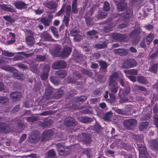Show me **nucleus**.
I'll list each match as a JSON object with an SVG mask.
<instances>
[{
    "label": "nucleus",
    "mask_w": 158,
    "mask_h": 158,
    "mask_svg": "<svg viewBox=\"0 0 158 158\" xmlns=\"http://www.w3.org/2000/svg\"><path fill=\"white\" fill-rule=\"evenodd\" d=\"M98 33V31L96 30H92L88 31L86 33V34L89 36L94 35V37H93V38H95L96 39H97L98 37V36L96 35Z\"/></svg>",
    "instance_id": "obj_34"
},
{
    "label": "nucleus",
    "mask_w": 158,
    "mask_h": 158,
    "mask_svg": "<svg viewBox=\"0 0 158 158\" xmlns=\"http://www.w3.org/2000/svg\"><path fill=\"white\" fill-rule=\"evenodd\" d=\"M121 89L119 92V96L120 99L119 102L120 103H125L127 102L128 101V99L126 97H123L120 94L121 92Z\"/></svg>",
    "instance_id": "obj_52"
},
{
    "label": "nucleus",
    "mask_w": 158,
    "mask_h": 158,
    "mask_svg": "<svg viewBox=\"0 0 158 158\" xmlns=\"http://www.w3.org/2000/svg\"><path fill=\"white\" fill-rule=\"evenodd\" d=\"M49 79L55 85H57L60 83L59 81L56 77L51 76L50 77Z\"/></svg>",
    "instance_id": "obj_51"
},
{
    "label": "nucleus",
    "mask_w": 158,
    "mask_h": 158,
    "mask_svg": "<svg viewBox=\"0 0 158 158\" xmlns=\"http://www.w3.org/2000/svg\"><path fill=\"white\" fill-rule=\"evenodd\" d=\"M95 131L98 134H100L103 129V128L98 124H96L94 127Z\"/></svg>",
    "instance_id": "obj_54"
},
{
    "label": "nucleus",
    "mask_w": 158,
    "mask_h": 158,
    "mask_svg": "<svg viewBox=\"0 0 158 158\" xmlns=\"http://www.w3.org/2000/svg\"><path fill=\"white\" fill-rule=\"evenodd\" d=\"M55 74L58 77L62 78H64L67 75L66 71L63 70L57 71Z\"/></svg>",
    "instance_id": "obj_30"
},
{
    "label": "nucleus",
    "mask_w": 158,
    "mask_h": 158,
    "mask_svg": "<svg viewBox=\"0 0 158 158\" xmlns=\"http://www.w3.org/2000/svg\"><path fill=\"white\" fill-rule=\"evenodd\" d=\"M99 64V65L100 66V70L102 69L104 70V72H106L107 71V68L108 66V64L107 63L104 61L101 60H98V61Z\"/></svg>",
    "instance_id": "obj_18"
},
{
    "label": "nucleus",
    "mask_w": 158,
    "mask_h": 158,
    "mask_svg": "<svg viewBox=\"0 0 158 158\" xmlns=\"http://www.w3.org/2000/svg\"><path fill=\"white\" fill-rule=\"evenodd\" d=\"M115 111L118 114L121 115H125L126 114V111L123 109L115 108L114 109Z\"/></svg>",
    "instance_id": "obj_56"
},
{
    "label": "nucleus",
    "mask_w": 158,
    "mask_h": 158,
    "mask_svg": "<svg viewBox=\"0 0 158 158\" xmlns=\"http://www.w3.org/2000/svg\"><path fill=\"white\" fill-rule=\"evenodd\" d=\"M139 155L140 157H143L145 156L146 155V151L145 148H141L139 149Z\"/></svg>",
    "instance_id": "obj_60"
},
{
    "label": "nucleus",
    "mask_w": 158,
    "mask_h": 158,
    "mask_svg": "<svg viewBox=\"0 0 158 158\" xmlns=\"http://www.w3.org/2000/svg\"><path fill=\"white\" fill-rule=\"evenodd\" d=\"M107 15V13L104 12L102 10H99L97 12L95 17L98 19H102L106 18Z\"/></svg>",
    "instance_id": "obj_16"
},
{
    "label": "nucleus",
    "mask_w": 158,
    "mask_h": 158,
    "mask_svg": "<svg viewBox=\"0 0 158 158\" xmlns=\"http://www.w3.org/2000/svg\"><path fill=\"white\" fill-rule=\"evenodd\" d=\"M158 68V64L157 63L154 64L150 67L149 71L152 73H156L157 72Z\"/></svg>",
    "instance_id": "obj_37"
},
{
    "label": "nucleus",
    "mask_w": 158,
    "mask_h": 158,
    "mask_svg": "<svg viewBox=\"0 0 158 158\" xmlns=\"http://www.w3.org/2000/svg\"><path fill=\"white\" fill-rule=\"evenodd\" d=\"M44 5L48 8L52 10L50 11H48V13H53L55 12L54 10L57 7V4L55 2L52 0L47 1L43 2Z\"/></svg>",
    "instance_id": "obj_6"
},
{
    "label": "nucleus",
    "mask_w": 158,
    "mask_h": 158,
    "mask_svg": "<svg viewBox=\"0 0 158 158\" xmlns=\"http://www.w3.org/2000/svg\"><path fill=\"white\" fill-rule=\"evenodd\" d=\"M50 51L52 55L55 57H60L62 49L60 46L56 45L54 46Z\"/></svg>",
    "instance_id": "obj_9"
},
{
    "label": "nucleus",
    "mask_w": 158,
    "mask_h": 158,
    "mask_svg": "<svg viewBox=\"0 0 158 158\" xmlns=\"http://www.w3.org/2000/svg\"><path fill=\"white\" fill-rule=\"evenodd\" d=\"M158 56V48L153 53H152L149 56L150 58L152 59L156 58Z\"/></svg>",
    "instance_id": "obj_63"
},
{
    "label": "nucleus",
    "mask_w": 158,
    "mask_h": 158,
    "mask_svg": "<svg viewBox=\"0 0 158 158\" xmlns=\"http://www.w3.org/2000/svg\"><path fill=\"white\" fill-rule=\"evenodd\" d=\"M23 127V125L21 123L18 122L17 127H15L14 129L16 131L19 129H21ZM14 129H12L11 126L8 124L4 123H0V132L8 133L11 130Z\"/></svg>",
    "instance_id": "obj_2"
},
{
    "label": "nucleus",
    "mask_w": 158,
    "mask_h": 158,
    "mask_svg": "<svg viewBox=\"0 0 158 158\" xmlns=\"http://www.w3.org/2000/svg\"><path fill=\"white\" fill-rule=\"evenodd\" d=\"M138 148L139 149L143 148L144 147V143L143 139H135Z\"/></svg>",
    "instance_id": "obj_24"
},
{
    "label": "nucleus",
    "mask_w": 158,
    "mask_h": 158,
    "mask_svg": "<svg viewBox=\"0 0 158 158\" xmlns=\"http://www.w3.org/2000/svg\"><path fill=\"white\" fill-rule=\"evenodd\" d=\"M137 124V121L135 119H126L123 122L124 127L129 130L133 129L136 126Z\"/></svg>",
    "instance_id": "obj_4"
},
{
    "label": "nucleus",
    "mask_w": 158,
    "mask_h": 158,
    "mask_svg": "<svg viewBox=\"0 0 158 158\" xmlns=\"http://www.w3.org/2000/svg\"><path fill=\"white\" fill-rule=\"evenodd\" d=\"M79 32L80 31L78 29H73L71 31L70 34L72 36H74L78 34Z\"/></svg>",
    "instance_id": "obj_59"
},
{
    "label": "nucleus",
    "mask_w": 158,
    "mask_h": 158,
    "mask_svg": "<svg viewBox=\"0 0 158 158\" xmlns=\"http://www.w3.org/2000/svg\"><path fill=\"white\" fill-rule=\"evenodd\" d=\"M149 123L147 122L141 123L138 126V127L140 131H142L146 129L148 126Z\"/></svg>",
    "instance_id": "obj_27"
},
{
    "label": "nucleus",
    "mask_w": 158,
    "mask_h": 158,
    "mask_svg": "<svg viewBox=\"0 0 158 158\" xmlns=\"http://www.w3.org/2000/svg\"><path fill=\"white\" fill-rule=\"evenodd\" d=\"M50 29L52 33L54 36L57 39L59 38V35L58 33L57 29L54 26H51L50 27Z\"/></svg>",
    "instance_id": "obj_35"
},
{
    "label": "nucleus",
    "mask_w": 158,
    "mask_h": 158,
    "mask_svg": "<svg viewBox=\"0 0 158 158\" xmlns=\"http://www.w3.org/2000/svg\"><path fill=\"white\" fill-rule=\"evenodd\" d=\"M81 71L83 74L89 77H92L93 74L92 72L85 69H83Z\"/></svg>",
    "instance_id": "obj_42"
},
{
    "label": "nucleus",
    "mask_w": 158,
    "mask_h": 158,
    "mask_svg": "<svg viewBox=\"0 0 158 158\" xmlns=\"http://www.w3.org/2000/svg\"><path fill=\"white\" fill-rule=\"evenodd\" d=\"M9 102V99L5 96L0 97V104L2 105L7 104Z\"/></svg>",
    "instance_id": "obj_41"
},
{
    "label": "nucleus",
    "mask_w": 158,
    "mask_h": 158,
    "mask_svg": "<svg viewBox=\"0 0 158 158\" xmlns=\"http://www.w3.org/2000/svg\"><path fill=\"white\" fill-rule=\"evenodd\" d=\"M103 10L105 11H108L110 9V6L109 3L107 1H105L103 3Z\"/></svg>",
    "instance_id": "obj_46"
},
{
    "label": "nucleus",
    "mask_w": 158,
    "mask_h": 158,
    "mask_svg": "<svg viewBox=\"0 0 158 158\" xmlns=\"http://www.w3.org/2000/svg\"><path fill=\"white\" fill-rule=\"evenodd\" d=\"M56 148L59 154L64 157L66 156L70 152V150L67 148L65 149L64 146L63 144L61 143L57 144Z\"/></svg>",
    "instance_id": "obj_3"
},
{
    "label": "nucleus",
    "mask_w": 158,
    "mask_h": 158,
    "mask_svg": "<svg viewBox=\"0 0 158 158\" xmlns=\"http://www.w3.org/2000/svg\"><path fill=\"white\" fill-rule=\"evenodd\" d=\"M53 88L49 84L46 85L45 88V94L46 95L49 96L52 94L53 92Z\"/></svg>",
    "instance_id": "obj_19"
},
{
    "label": "nucleus",
    "mask_w": 158,
    "mask_h": 158,
    "mask_svg": "<svg viewBox=\"0 0 158 158\" xmlns=\"http://www.w3.org/2000/svg\"><path fill=\"white\" fill-rule=\"evenodd\" d=\"M15 70L13 72H11L12 73V76L15 77H16L17 79L20 80L22 79L20 75L18 74V71L15 68H14Z\"/></svg>",
    "instance_id": "obj_48"
},
{
    "label": "nucleus",
    "mask_w": 158,
    "mask_h": 158,
    "mask_svg": "<svg viewBox=\"0 0 158 158\" xmlns=\"http://www.w3.org/2000/svg\"><path fill=\"white\" fill-rule=\"evenodd\" d=\"M25 41L28 46H32L34 44V39L32 36L28 35L26 36Z\"/></svg>",
    "instance_id": "obj_21"
},
{
    "label": "nucleus",
    "mask_w": 158,
    "mask_h": 158,
    "mask_svg": "<svg viewBox=\"0 0 158 158\" xmlns=\"http://www.w3.org/2000/svg\"><path fill=\"white\" fill-rule=\"evenodd\" d=\"M154 124L158 129V115H156L153 116Z\"/></svg>",
    "instance_id": "obj_64"
},
{
    "label": "nucleus",
    "mask_w": 158,
    "mask_h": 158,
    "mask_svg": "<svg viewBox=\"0 0 158 158\" xmlns=\"http://www.w3.org/2000/svg\"><path fill=\"white\" fill-rule=\"evenodd\" d=\"M10 99L13 101H19L22 97V94L20 92H12L10 94Z\"/></svg>",
    "instance_id": "obj_11"
},
{
    "label": "nucleus",
    "mask_w": 158,
    "mask_h": 158,
    "mask_svg": "<svg viewBox=\"0 0 158 158\" xmlns=\"http://www.w3.org/2000/svg\"><path fill=\"white\" fill-rule=\"evenodd\" d=\"M154 38V35L151 33H150L147 36L146 41L148 45H150V43L152 42Z\"/></svg>",
    "instance_id": "obj_28"
},
{
    "label": "nucleus",
    "mask_w": 158,
    "mask_h": 158,
    "mask_svg": "<svg viewBox=\"0 0 158 158\" xmlns=\"http://www.w3.org/2000/svg\"><path fill=\"white\" fill-rule=\"evenodd\" d=\"M53 134V131L51 130H48L44 131L42 133V137L44 138H49Z\"/></svg>",
    "instance_id": "obj_20"
},
{
    "label": "nucleus",
    "mask_w": 158,
    "mask_h": 158,
    "mask_svg": "<svg viewBox=\"0 0 158 158\" xmlns=\"http://www.w3.org/2000/svg\"><path fill=\"white\" fill-rule=\"evenodd\" d=\"M141 31L139 29H135L132 31L129 35L130 38L139 36V35Z\"/></svg>",
    "instance_id": "obj_31"
},
{
    "label": "nucleus",
    "mask_w": 158,
    "mask_h": 158,
    "mask_svg": "<svg viewBox=\"0 0 158 158\" xmlns=\"http://www.w3.org/2000/svg\"><path fill=\"white\" fill-rule=\"evenodd\" d=\"M113 52L121 56H126L128 55L127 50L123 48H118L114 50Z\"/></svg>",
    "instance_id": "obj_14"
},
{
    "label": "nucleus",
    "mask_w": 158,
    "mask_h": 158,
    "mask_svg": "<svg viewBox=\"0 0 158 158\" xmlns=\"http://www.w3.org/2000/svg\"><path fill=\"white\" fill-rule=\"evenodd\" d=\"M131 41L133 44H136L138 43L140 40L139 36L135 37L130 38Z\"/></svg>",
    "instance_id": "obj_49"
},
{
    "label": "nucleus",
    "mask_w": 158,
    "mask_h": 158,
    "mask_svg": "<svg viewBox=\"0 0 158 158\" xmlns=\"http://www.w3.org/2000/svg\"><path fill=\"white\" fill-rule=\"evenodd\" d=\"M127 8V3H117V8L119 11H123Z\"/></svg>",
    "instance_id": "obj_23"
},
{
    "label": "nucleus",
    "mask_w": 158,
    "mask_h": 158,
    "mask_svg": "<svg viewBox=\"0 0 158 158\" xmlns=\"http://www.w3.org/2000/svg\"><path fill=\"white\" fill-rule=\"evenodd\" d=\"M82 38V36L78 34L74 36L73 40L76 42H78L81 40Z\"/></svg>",
    "instance_id": "obj_58"
},
{
    "label": "nucleus",
    "mask_w": 158,
    "mask_h": 158,
    "mask_svg": "<svg viewBox=\"0 0 158 158\" xmlns=\"http://www.w3.org/2000/svg\"><path fill=\"white\" fill-rule=\"evenodd\" d=\"M47 155L49 157H54L56 155V153L54 149H52L48 151Z\"/></svg>",
    "instance_id": "obj_57"
},
{
    "label": "nucleus",
    "mask_w": 158,
    "mask_h": 158,
    "mask_svg": "<svg viewBox=\"0 0 158 158\" xmlns=\"http://www.w3.org/2000/svg\"><path fill=\"white\" fill-rule=\"evenodd\" d=\"M70 15H64L63 20V22L64 23L66 27L69 26V21Z\"/></svg>",
    "instance_id": "obj_53"
},
{
    "label": "nucleus",
    "mask_w": 158,
    "mask_h": 158,
    "mask_svg": "<svg viewBox=\"0 0 158 158\" xmlns=\"http://www.w3.org/2000/svg\"><path fill=\"white\" fill-rule=\"evenodd\" d=\"M137 64L136 60L133 59L126 60L123 63L121 68L123 69H128L135 67Z\"/></svg>",
    "instance_id": "obj_5"
},
{
    "label": "nucleus",
    "mask_w": 158,
    "mask_h": 158,
    "mask_svg": "<svg viewBox=\"0 0 158 158\" xmlns=\"http://www.w3.org/2000/svg\"><path fill=\"white\" fill-rule=\"evenodd\" d=\"M137 81L138 82L143 84L146 85L148 83L147 79L143 76H138L137 78Z\"/></svg>",
    "instance_id": "obj_33"
},
{
    "label": "nucleus",
    "mask_w": 158,
    "mask_h": 158,
    "mask_svg": "<svg viewBox=\"0 0 158 158\" xmlns=\"http://www.w3.org/2000/svg\"><path fill=\"white\" fill-rule=\"evenodd\" d=\"M72 51V48L69 47H65L63 50H62L61 57H67L70 54Z\"/></svg>",
    "instance_id": "obj_13"
},
{
    "label": "nucleus",
    "mask_w": 158,
    "mask_h": 158,
    "mask_svg": "<svg viewBox=\"0 0 158 158\" xmlns=\"http://www.w3.org/2000/svg\"><path fill=\"white\" fill-rule=\"evenodd\" d=\"M107 44L106 42L105 41H104L99 42L98 44H96L94 45V47L98 49H101L105 48L107 47Z\"/></svg>",
    "instance_id": "obj_25"
},
{
    "label": "nucleus",
    "mask_w": 158,
    "mask_h": 158,
    "mask_svg": "<svg viewBox=\"0 0 158 158\" xmlns=\"http://www.w3.org/2000/svg\"><path fill=\"white\" fill-rule=\"evenodd\" d=\"M42 38L45 41H54L55 40L51 36L50 34L48 33H45L42 35Z\"/></svg>",
    "instance_id": "obj_26"
},
{
    "label": "nucleus",
    "mask_w": 158,
    "mask_h": 158,
    "mask_svg": "<svg viewBox=\"0 0 158 158\" xmlns=\"http://www.w3.org/2000/svg\"><path fill=\"white\" fill-rule=\"evenodd\" d=\"M2 54L8 57H12L15 55V53L8 52L7 50H1Z\"/></svg>",
    "instance_id": "obj_47"
},
{
    "label": "nucleus",
    "mask_w": 158,
    "mask_h": 158,
    "mask_svg": "<svg viewBox=\"0 0 158 158\" xmlns=\"http://www.w3.org/2000/svg\"><path fill=\"white\" fill-rule=\"evenodd\" d=\"M0 68L6 71L10 72L15 70L14 67L8 66H2L0 67Z\"/></svg>",
    "instance_id": "obj_45"
},
{
    "label": "nucleus",
    "mask_w": 158,
    "mask_h": 158,
    "mask_svg": "<svg viewBox=\"0 0 158 158\" xmlns=\"http://www.w3.org/2000/svg\"><path fill=\"white\" fill-rule=\"evenodd\" d=\"M40 21L46 26H49L51 22V20L47 19L45 17L41 18L40 19Z\"/></svg>",
    "instance_id": "obj_40"
},
{
    "label": "nucleus",
    "mask_w": 158,
    "mask_h": 158,
    "mask_svg": "<svg viewBox=\"0 0 158 158\" xmlns=\"http://www.w3.org/2000/svg\"><path fill=\"white\" fill-rule=\"evenodd\" d=\"M150 148L153 151H158V139H152L148 141Z\"/></svg>",
    "instance_id": "obj_10"
},
{
    "label": "nucleus",
    "mask_w": 158,
    "mask_h": 158,
    "mask_svg": "<svg viewBox=\"0 0 158 158\" xmlns=\"http://www.w3.org/2000/svg\"><path fill=\"white\" fill-rule=\"evenodd\" d=\"M80 119L81 122L84 123H86L92 122L94 120V118L81 117L80 118Z\"/></svg>",
    "instance_id": "obj_32"
},
{
    "label": "nucleus",
    "mask_w": 158,
    "mask_h": 158,
    "mask_svg": "<svg viewBox=\"0 0 158 158\" xmlns=\"http://www.w3.org/2000/svg\"><path fill=\"white\" fill-rule=\"evenodd\" d=\"M3 18L6 20L11 23L14 22L15 20L14 18H12L10 16H5L3 17Z\"/></svg>",
    "instance_id": "obj_55"
},
{
    "label": "nucleus",
    "mask_w": 158,
    "mask_h": 158,
    "mask_svg": "<svg viewBox=\"0 0 158 158\" xmlns=\"http://www.w3.org/2000/svg\"><path fill=\"white\" fill-rule=\"evenodd\" d=\"M122 18L123 19H127L133 16V12L131 10H128L125 13H122Z\"/></svg>",
    "instance_id": "obj_22"
},
{
    "label": "nucleus",
    "mask_w": 158,
    "mask_h": 158,
    "mask_svg": "<svg viewBox=\"0 0 158 158\" xmlns=\"http://www.w3.org/2000/svg\"><path fill=\"white\" fill-rule=\"evenodd\" d=\"M112 115V113L111 112L106 113L104 117V119L105 120H108L111 118Z\"/></svg>",
    "instance_id": "obj_62"
},
{
    "label": "nucleus",
    "mask_w": 158,
    "mask_h": 158,
    "mask_svg": "<svg viewBox=\"0 0 158 158\" xmlns=\"http://www.w3.org/2000/svg\"><path fill=\"white\" fill-rule=\"evenodd\" d=\"M48 73L47 72H43L40 75V77L41 79L43 80H45L48 77Z\"/></svg>",
    "instance_id": "obj_61"
},
{
    "label": "nucleus",
    "mask_w": 158,
    "mask_h": 158,
    "mask_svg": "<svg viewBox=\"0 0 158 158\" xmlns=\"http://www.w3.org/2000/svg\"><path fill=\"white\" fill-rule=\"evenodd\" d=\"M64 123L67 127L73 126L77 125V122L72 118H66L64 121Z\"/></svg>",
    "instance_id": "obj_12"
},
{
    "label": "nucleus",
    "mask_w": 158,
    "mask_h": 158,
    "mask_svg": "<svg viewBox=\"0 0 158 158\" xmlns=\"http://www.w3.org/2000/svg\"><path fill=\"white\" fill-rule=\"evenodd\" d=\"M51 125V124L49 121L44 122H40L38 123L39 126L43 127L44 128L49 127Z\"/></svg>",
    "instance_id": "obj_43"
},
{
    "label": "nucleus",
    "mask_w": 158,
    "mask_h": 158,
    "mask_svg": "<svg viewBox=\"0 0 158 158\" xmlns=\"http://www.w3.org/2000/svg\"><path fill=\"white\" fill-rule=\"evenodd\" d=\"M124 72L126 75H137L138 74V71L135 69H132L128 70H125Z\"/></svg>",
    "instance_id": "obj_39"
},
{
    "label": "nucleus",
    "mask_w": 158,
    "mask_h": 158,
    "mask_svg": "<svg viewBox=\"0 0 158 158\" xmlns=\"http://www.w3.org/2000/svg\"><path fill=\"white\" fill-rule=\"evenodd\" d=\"M125 140L126 141V139H117L116 140V142H118V144H117L118 146H121L123 147H128V144L125 142L123 143V141Z\"/></svg>",
    "instance_id": "obj_29"
},
{
    "label": "nucleus",
    "mask_w": 158,
    "mask_h": 158,
    "mask_svg": "<svg viewBox=\"0 0 158 158\" xmlns=\"http://www.w3.org/2000/svg\"><path fill=\"white\" fill-rule=\"evenodd\" d=\"M77 79L73 77H68L67 78V82L68 83H73L77 82Z\"/></svg>",
    "instance_id": "obj_50"
},
{
    "label": "nucleus",
    "mask_w": 158,
    "mask_h": 158,
    "mask_svg": "<svg viewBox=\"0 0 158 158\" xmlns=\"http://www.w3.org/2000/svg\"><path fill=\"white\" fill-rule=\"evenodd\" d=\"M40 133L39 131L34 130L31 133V138H38L40 137Z\"/></svg>",
    "instance_id": "obj_44"
},
{
    "label": "nucleus",
    "mask_w": 158,
    "mask_h": 158,
    "mask_svg": "<svg viewBox=\"0 0 158 158\" xmlns=\"http://www.w3.org/2000/svg\"><path fill=\"white\" fill-rule=\"evenodd\" d=\"M64 94L63 90H57L56 91L54 92L53 95V97L56 99H58L62 97Z\"/></svg>",
    "instance_id": "obj_36"
},
{
    "label": "nucleus",
    "mask_w": 158,
    "mask_h": 158,
    "mask_svg": "<svg viewBox=\"0 0 158 158\" xmlns=\"http://www.w3.org/2000/svg\"><path fill=\"white\" fill-rule=\"evenodd\" d=\"M40 68L42 70L43 72H47L48 73L50 69V66L49 64H40Z\"/></svg>",
    "instance_id": "obj_38"
},
{
    "label": "nucleus",
    "mask_w": 158,
    "mask_h": 158,
    "mask_svg": "<svg viewBox=\"0 0 158 158\" xmlns=\"http://www.w3.org/2000/svg\"><path fill=\"white\" fill-rule=\"evenodd\" d=\"M0 7L1 9L10 12H15V10L14 7L10 5L0 4Z\"/></svg>",
    "instance_id": "obj_17"
},
{
    "label": "nucleus",
    "mask_w": 158,
    "mask_h": 158,
    "mask_svg": "<svg viewBox=\"0 0 158 158\" xmlns=\"http://www.w3.org/2000/svg\"><path fill=\"white\" fill-rule=\"evenodd\" d=\"M66 66L65 61L63 60H58L54 62L52 67L54 69H59L65 68Z\"/></svg>",
    "instance_id": "obj_8"
},
{
    "label": "nucleus",
    "mask_w": 158,
    "mask_h": 158,
    "mask_svg": "<svg viewBox=\"0 0 158 158\" xmlns=\"http://www.w3.org/2000/svg\"><path fill=\"white\" fill-rule=\"evenodd\" d=\"M14 6L17 9L22 10L26 9L27 7V5L24 2L17 1L13 3Z\"/></svg>",
    "instance_id": "obj_15"
},
{
    "label": "nucleus",
    "mask_w": 158,
    "mask_h": 158,
    "mask_svg": "<svg viewBox=\"0 0 158 158\" xmlns=\"http://www.w3.org/2000/svg\"><path fill=\"white\" fill-rule=\"evenodd\" d=\"M119 78L118 73L115 72L113 73L111 75L109 76L108 78V86L109 90L111 92V93L115 94L117 91L119 86L118 85V82L117 80Z\"/></svg>",
    "instance_id": "obj_1"
},
{
    "label": "nucleus",
    "mask_w": 158,
    "mask_h": 158,
    "mask_svg": "<svg viewBox=\"0 0 158 158\" xmlns=\"http://www.w3.org/2000/svg\"><path fill=\"white\" fill-rule=\"evenodd\" d=\"M93 8H91L89 10L86 12V14L85 15L84 18L85 19L86 23L87 26H92L93 23V19L90 17L91 16L93 13Z\"/></svg>",
    "instance_id": "obj_7"
}]
</instances>
